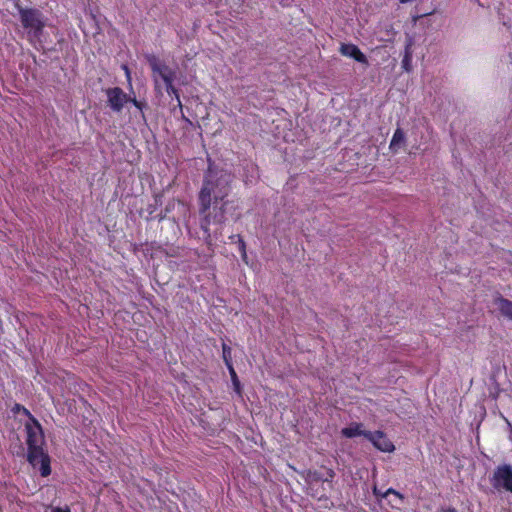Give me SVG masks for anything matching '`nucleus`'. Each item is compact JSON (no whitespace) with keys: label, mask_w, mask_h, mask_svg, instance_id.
<instances>
[{"label":"nucleus","mask_w":512,"mask_h":512,"mask_svg":"<svg viewBox=\"0 0 512 512\" xmlns=\"http://www.w3.org/2000/svg\"><path fill=\"white\" fill-rule=\"evenodd\" d=\"M124 69H125V71H126L127 76L129 77L130 72H129L128 67H127V66H124Z\"/></svg>","instance_id":"4be33fe9"},{"label":"nucleus","mask_w":512,"mask_h":512,"mask_svg":"<svg viewBox=\"0 0 512 512\" xmlns=\"http://www.w3.org/2000/svg\"><path fill=\"white\" fill-rule=\"evenodd\" d=\"M107 102L114 112H121L130 97L120 88L113 87L106 90Z\"/></svg>","instance_id":"423d86ee"},{"label":"nucleus","mask_w":512,"mask_h":512,"mask_svg":"<svg viewBox=\"0 0 512 512\" xmlns=\"http://www.w3.org/2000/svg\"><path fill=\"white\" fill-rule=\"evenodd\" d=\"M26 444H27V461L34 468L40 464L39 471L42 477H48L51 474V459L47 452L44 451V432L40 422L36 418H32L25 424Z\"/></svg>","instance_id":"f03ea898"},{"label":"nucleus","mask_w":512,"mask_h":512,"mask_svg":"<svg viewBox=\"0 0 512 512\" xmlns=\"http://www.w3.org/2000/svg\"><path fill=\"white\" fill-rule=\"evenodd\" d=\"M22 26L28 30L30 41L39 39L45 27L42 13L35 8H19Z\"/></svg>","instance_id":"7ed1b4c3"},{"label":"nucleus","mask_w":512,"mask_h":512,"mask_svg":"<svg viewBox=\"0 0 512 512\" xmlns=\"http://www.w3.org/2000/svg\"><path fill=\"white\" fill-rule=\"evenodd\" d=\"M367 440H369L373 446L381 452L391 453L395 450L393 442L381 430L371 431L367 435Z\"/></svg>","instance_id":"0eeeda50"},{"label":"nucleus","mask_w":512,"mask_h":512,"mask_svg":"<svg viewBox=\"0 0 512 512\" xmlns=\"http://www.w3.org/2000/svg\"><path fill=\"white\" fill-rule=\"evenodd\" d=\"M227 369L229 371V374H230V377H231V381H232L235 393L239 397H242V386H241L240 380H239V378L237 376V373H236L234 367L232 366V367L227 368Z\"/></svg>","instance_id":"f8f14e48"},{"label":"nucleus","mask_w":512,"mask_h":512,"mask_svg":"<svg viewBox=\"0 0 512 512\" xmlns=\"http://www.w3.org/2000/svg\"><path fill=\"white\" fill-rule=\"evenodd\" d=\"M411 60H412V53L410 51V48L407 46L405 49V54L402 59V68L409 72L411 70Z\"/></svg>","instance_id":"2eb2a0df"},{"label":"nucleus","mask_w":512,"mask_h":512,"mask_svg":"<svg viewBox=\"0 0 512 512\" xmlns=\"http://www.w3.org/2000/svg\"><path fill=\"white\" fill-rule=\"evenodd\" d=\"M437 512H457V510L454 507H448V508H441Z\"/></svg>","instance_id":"aec40b11"},{"label":"nucleus","mask_w":512,"mask_h":512,"mask_svg":"<svg viewBox=\"0 0 512 512\" xmlns=\"http://www.w3.org/2000/svg\"><path fill=\"white\" fill-rule=\"evenodd\" d=\"M128 102L133 103V105H134L137 109H139L140 111H142V110H143V108L145 107V104H144L143 102H141V101H138L136 98H131V97H130V100H129Z\"/></svg>","instance_id":"a211bd4d"},{"label":"nucleus","mask_w":512,"mask_h":512,"mask_svg":"<svg viewBox=\"0 0 512 512\" xmlns=\"http://www.w3.org/2000/svg\"><path fill=\"white\" fill-rule=\"evenodd\" d=\"M494 302L497 305L500 313L504 317L512 320V301L502 296H498L497 298H495Z\"/></svg>","instance_id":"9d476101"},{"label":"nucleus","mask_w":512,"mask_h":512,"mask_svg":"<svg viewBox=\"0 0 512 512\" xmlns=\"http://www.w3.org/2000/svg\"><path fill=\"white\" fill-rule=\"evenodd\" d=\"M328 478L332 479L335 476V472L332 469L327 471Z\"/></svg>","instance_id":"412c9836"},{"label":"nucleus","mask_w":512,"mask_h":512,"mask_svg":"<svg viewBox=\"0 0 512 512\" xmlns=\"http://www.w3.org/2000/svg\"><path fill=\"white\" fill-rule=\"evenodd\" d=\"M148 63L153 74H157L165 83L166 92L169 95H175L179 106L181 107L180 96L178 90L173 85L175 79V72L169 68L165 63L161 62L156 56L150 55L147 57Z\"/></svg>","instance_id":"20e7f679"},{"label":"nucleus","mask_w":512,"mask_h":512,"mask_svg":"<svg viewBox=\"0 0 512 512\" xmlns=\"http://www.w3.org/2000/svg\"><path fill=\"white\" fill-rule=\"evenodd\" d=\"M492 487L497 491H506L512 494V466L498 465L490 477Z\"/></svg>","instance_id":"39448f33"},{"label":"nucleus","mask_w":512,"mask_h":512,"mask_svg":"<svg viewBox=\"0 0 512 512\" xmlns=\"http://www.w3.org/2000/svg\"><path fill=\"white\" fill-rule=\"evenodd\" d=\"M51 512H71L70 508L68 506L64 507H52Z\"/></svg>","instance_id":"6ab92c4d"},{"label":"nucleus","mask_w":512,"mask_h":512,"mask_svg":"<svg viewBox=\"0 0 512 512\" xmlns=\"http://www.w3.org/2000/svg\"><path fill=\"white\" fill-rule=\"evenodd\" d=\"M405 141V134L401 128H397L392 136L390 142V150L393 152L397 151V148Z\"/></svg>","instance_id":"9b49d317"},{"label":"nucleus","mask_w":512,"mask_h":512,"mask_svg":"<svg viewBox=\"0 0 512 512\" xmlns=\"http://www.w3.org/2000/svg\"><path fill=\"white\" fill-rule=\"evenodd\" d=\"M12 411L14 413L22 412L26 417L29 418V421L32 420V418H35L27 408H25L23 405H21L19 403H16L13 406Z\"/></svg>","instance_id":"dca6fc26"},{"label":"nucleus","mask_w":512,"mask_h":512,"mask_svg":"<svg viewBox=\"0 0 512 512\" xmlns=\"http://www.w3.org/2000/svg\"><path fill=\"white\" fill-rule=\"evenodd\" d=\"M232 350L225 342L222 343V357L227 368L233 366L232 364Z\"/></svg>","instance_id":"ddd939ff"},{"label":"nucleus","mask_w":512,"mask_h":512,"mask_svg":"<svg viewBox=\"0 0 512 512\" xmlns=\"http://www.w3.org/2000/svg\"><path fill=\"white\" fill-rule=\"evenodd\" d=\"M362 427H363L362 423L354 422V423L350 424L348 427L343 428L341 430V434H342V436H344L346 438H354V437H358V436H363L367 439V435L371 431L363 430Z\"/></svg>","instance_id":"1a4fd4ad"},{"label":"nucleus","mask_w":512,"mask_h":512,"mask_svg":"<svg viewBox=\"0 0 512 512\" xmlns=\"http://www.w3.org/2000/svg\"><path fill=\"white\" fill-rule=\"evenodd\" d=\"M340 53L344 56L351 57L355 61L367 64L368 60L365 54L354 44H342L340 47Z\"/></svg>","instance_id":"6e6552de"},{"label":"nucleus","mask_w":512,"mask_h":512,"mask_svg":"<svg viewBox=\"0 0 512 512\" xmlns=\"http://www.w3.org/2000/svg\"><path fill=\"white\" fill-rule=\"evenodd\" d=\"M233 175L224 169L208 166L198 194L199 213L203 215L201 229L205 241L211 245L213 239L222 235V226L226 222V213L231 201L227 200L231 192Z\"/></svg>","instance_id":"f257e3e1"},{"label":"nucleus","mask_w":512,"mask_h":512,"mask_svg":"<svg viewBox=\"0 0 512 512\" xmlns=\"http://www.w3.org/2000/svg\"><path fill=\"white\" fill-rule=\"evenodd\" d=\"M230 239L232 241H236L237 242L239 251H240V253L242 255V258L245 259L247 257V254H246V244H245L244 239L240 235H238V234L237 235H231Z\"/></svg>","instance_id":"4468645a"},{"label":"nucleus","mask_w":512,"mask_h":512,"mask_svg":"<svg viewBox=\"0 0 512 512\" xmlns=\"http://www.w3.org/2000/svg\"><path fill=\"white\" fill-rule=\"evenodd\" d=\"M373 493H374L376 496H381V497H383V498L387 497L389 494H394V495H396V496H397V497H399V498H403V496H402L398 491H396V490H395V489H393V488H389V489H387V490H386V492L382 494V493H380V492L377 490V488H376V487H374V489H373Z\"/></svg>","instance_id":"f3484780"}]
</instances>
